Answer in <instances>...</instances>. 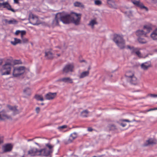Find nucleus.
Returning a JSON list of instances; mask_svg holds the SVG:
<instances>
[{"instance_id": "obj_1", "label": "nucleus", "mask_w": 157, "mask_h": 157, "mask_svg": "<svg viewBox=\"0 0 157 157\" xmlns=\"http://www.w3.org/2000/svg\"><path fill=\"white\" fill-rule=\"evenodd\" d=\"M65 14L66 20H67L68 21L66 24H69L70 22L76 25H79L80 24L82 15L81 13L72 12L70 14L65 13Z\"/></svg>"}, {"instance_id": "obj_2", "label": "nucleus", "mask_w": 157, "mask_h": 157, "mask_svg": "<svg viewBox=\"0 0 157 157\" xmlns=\"http://www.w3.org/2000/svg\"><path fill=\"white\" fill-rule=\"evenodd\" d=\"M21 61L20 59H14L13 61V63L11 62H6L3 66L1 70V75H6L10 74L11 67L14 65L21 64Z\"/></svg>"}, {"instance_id": "obj_3", "label": "nucleus", "mask_w": 157, "mask_h": 157, "mask_svg": "<svg viewBox=\"0 0 157 157\" xmlns=\"http://www.w3.org/2000/svg\"><path fill=\"white\" fill-rule=\"evenodd\" d=\"M60 21L66 24L68 22L67 20H66L65 13H59L56 14L55 18L48 26L52 28L58 26L59 25Z\"/></svg>"}, {"instance_id": "obj_4", "label": "nucleus", "mask_w": 157, "mask_h": 157, "mask_svg": "<svg viewBox=\"0 0 157 157\" xmlns=\"http://www.w3.org/2000/svg\"><path fill=\"white\" fill-rule=\"evenodd\" d=\"M46 146L48 147V149L45 148L40 150V155L47 156L49 155L52 153L53 146L49 144H46Z\"/></svg>"}, {"instance_id": "obj_5", "label": "nucleus", "mask_w": 157, "mask_h": 157, "mask_svg": "<svg viewBox=\"0 0 157 157\" xmlns=\"http://www.w3.org/2000/svg\"><path fill=\"white\" fill-rule=\"evenodd\" d=\"M113 40L120 49L125 48V41L121 36L118 35H114Z\"/></svg>"}, {"instance_id": "obj_6", "label": "nucleus", "mask_w": 157, "mask_h": 157, "mask_svg": "<svg viewBox=\"0 0 157 157\" xmlns=\"http://www.w3.org/2000/svg\"><path fill=\"white\" fill-rule=\"evenodd\" d=\"M151 30V28L149 26L144 25L143 29L138 30L136 32V35L139 37L142 36H146V34L149 33Z\"/></svg>"}, {"instance_id": "obj_7", "label": "nucleus", "mask_w": 157, "mask_h": 157, "mask_svg": "<svg viewBox=\"0 0 157 157\" xmlns=\"http://www.w3.org/2000/svg\"><path fill=\"white\" fill-rule=\"evenodd\" d=\"M25 68L23 66L14 67L13 71V75L14 77H17L23 74L25 71Z\"/></svg>"}, {"instance_id": "obj_8", "label": "nucleus", "mask_w": 157, "mask_h": 157, "mask_svg": "<svg viewBox=\"0 0 157 157\" xmlns=\"http://www.w3.org/2000/svg\"><path fill=\"white\" fill-rule=\"evenodd\" d=\"M29 19L30 23L33 25H37L40 23L38 17L31 13L29 14Z\"/></svg>"}, {"instance_id": "obj_9", "label": "nucleus", "mask_w": 157, "mask_h": 157, "mask_svg": "<svg viewBox=\"0 0 157 157\" xmlns=\"http://www.w3.org/2000/svg\"><path fill=\"white\" fill-rule=\"evenodd\" d=\"M45 56L47 58H57L60 55L59 54H55V52L52 51V49H50L45 52Z\"/></svg>"}, {"instance_id": "obj_10", "label": "nucleus", "mask_w": 157, "mask_h": 157, "mask_svg": "<svg viewBox=\"0 0 157 157\" xmlns=\"http://www.w3.org/2000/svg\"><path fill=\"white\" fill-rule=\"evenodd\" d=\"M2 6L3 8H6L8 10L13 12H15L16 11L11 8V6L8 2H4L3 0H0V8Z\"/></svg>"}, {"instance_id": "obj_11", "label": "nucleus", "mask_w": 157, "mask_h": 157, "mask_svg": "<svg viewBox=\"0 0 157 157\" xmlns=\"http://www.w3.org/2000/svg\"><path fill=\"white\" fill-rule=\"evenodd\" d=\"M74 65L73 63H68L66 64L63 69V73H67L73 71Z\"/></svg>"}, {"instance_id": "obj_12", "label": "nucleus", "mask_w": 157, "mask_h": 157, "mask_svg": "<svg viewBox=\"0 0 157 157\" xmlns=\"http://www.w3.org/2000/svg\"><path fill=\"white\" fill-rule=\"evenodd\" d=\"M127 47L128 48L130 49L132 53H135V54L138 56L139 58H145V57H143L142 56L140 52L138 50L137 48H135L133 47H131L129 45H128Z\"/></svg>"}, {"instance_id": "obj_13", "label": "nucleus", "mask_w": 157, "mask_h": 157, "mask_svg": "<svg viewBox=\"0 0 157 157\" xmlns=\"http://www.w3.org/2000/svg\"><path fill=\"white\" fill-rule=\"evenodd\" d=\"M40 150H38L36 148H33L28 151V154L31 156H35L40 155Z\"/></svg>"}, {"instance_id": "obj_14", "label": "nucleus", "mask_w": 157, "mask_h": 157, "mask_svg": "<svg viewBox=\"0 0 157 157\" xmlns=\"http://www.w3.org/2000/svg\"><path fill=\"white\" fill-rule=\"evenodd\" d=\"M10 119H11V116L7 115L5 111H2L0 112V120Z\"/></svg>"}, {"instance_id": "obj_15", "label": "nucleus", "mask_w": 157, "mask_h": 157, "mask_svg": "<svg viewBox=\"0 0 157 157\" xmlns=\"http://www.w3.org/2000/svg\"><path fill=\"white\" fill-rule=\"evenodd\" d=\"M132 2L135 5L139 7L141 9H145L146 10H147V8L144 6L143 4L140 2L139 1L136 0H131Z\"/></svg>"}, {"instance_id": "obj_16", "label": "nucleus", "mask_w": 157, "mask_h": 157, "mask_svg": "<svg viewBox=\"0 0 157 157\" xmlns=\"http://www.w3.org/2000/svg\"><path fill=\"white\" fill-rule=\"evenodd\" d=\"M56 93H52L49 92L45 95V99L48 100H51L53 99L56 96Z\"/></svg>"}, {"instance_id": "obj_17", "label": "nucleus", "mask_w": 157, "mask_h": 157, "mask_svg": "<svg viewBox=\"0 0 157 157\" xmlns=\"http://www.w3.org/2000/svg\"><path fill=\"white\" fill-rule=\"evenodd\" d=\"M59 81L65 83H72L73 82V79L69 77L63 78L59 80Z\"/></svg>"}, {"instance_id": "obj_18", "label": "nucleus", "mask_w": 157, "mask_h": 157, "mask_svg": "<svg viewBox=\"0 0 157 157\" xmlns=\"http://www.w3.org/2000/svg\"><path fill=\"white\" fill-rule=\"evenodd\" d=\"M157 141L155 139H149L147 140L146 142L144 144V146H147L148 145H153L156 143Z\"/></svg>"}, {"instance_id": "obj_19", "label": "nucleus", "mask_w": 157, "mask_h": 157, "mask_svg": "<svg viewBox=\"0 0 157 157\" xmlns=\"http://www.w3.org/2000/svg\"><path fill=\"white\" fill-rule=\"evenodd\" d=\"M77 137V134L75 132H74L71 134L70 136V138L68 140V143H71L72 141Z\"/></svg>"}, {"instance_id": "obj_20", "label": "nucleus", "mask_w": 157, "mask_h": 157, "mask_svg": "<svg viewBox=\"0 0 157 157\" xmlns=\"http://www.w3.org/2000/svg\"><path fill=\"white\" fill-rule=\"evenodd\" d=\"M128 80L132 84L136 85L137 83V78L135 75L129 78Z\"/></svg>"}, {"instance_id": "obj_21", "label": "nucleus", "mask_w": 157, "mask_h": 157, "mask_svg": "<svg viewBox=\"0 0 157 157\" xmlns=\"http://www.w3.org/2000/svg\"><path fill=\"white\" fill-rule=\"evenodd\" d=\"M74 6L76 7H78L82 8H84V5L81 2H75L73 3Z\"/></svg>"}, {"instance_id": "obj_22", "label": "nucleus", "mask_w": 157, "mask_h": 157, "mask_svg": "<svg viewBox=\"0 0 157 157\" xmlns=\"http://www.w3.org/2000/svg\"><path fill=\"white\" fill-rule=\"evenodd\" d=\"M151 67L150 63L147 62L142 63L141 65V68L144 70H147L149 67Z\"/></svg>"}, {"instance_id": "obj_23", "label": "nucleus", "mask_w": 157, "mask_h": 157, "mask_svg": "<svg viewBox=\"0 0 157 157\" xmlns=\"http://www.w3.org/2000/svg\"><path fill=\"white\" fill-rule=\"evenodd\" d=\"M4 151L7 152L10 151L12 148V147L11 144H7L5 145L4 147Z\"/></svg>"}, {"instance_id": "obj_24", "label": "nucleus", "mask_w": 157, "mask_h": 157, "mask_svg": "<svg viewBox=\"0 0 157 157\" xmlns=\"http://www.w3.org/2000/svg\"><path fill=\"white\" fill-rule=\"evenodd\" d=\"M151 36L153 40H157V29L152 32L151 35Z\"/></svg>"}, {"instance_id": "obj_25", "label": "nucleus", "mask_w": 157, "mask_h": 157, "mask_svg": "<svg viewBox=\"0 0 157 157\" xmlns=\"http://www.w3.org/2000/svg\"><path fill=\"white\" fill-rule=\"evenodd\" d=\"M134 75V73L132 71H127L125 74V76L127 78V79L132 77Z\"/></svg>"}, {"instance_id": "obj_26", "label": "nucleus", "mask_w": 157, "mask_h": 157, "mask_svg": "<svg viewBox=\"0 0 157 157\" xmlns=\"http://www.w3.org/2000/svg\"><path fill=\"white\" fill-rule=\"evenodd\" d=\"M8 107L11 110L13 111L14 114H18L19 113L18 110L17 109L15 106H12L10 105H8Z\"/></svg>"}, {"instance_id": "obj_27", "label": "nucleus", "mask_w": 157, "mask_h": 157, "mask_svg": "<svg viewBox=\"0 0 157 157\" xmlns=\"http://www.w3.org/2000/svg\"><path fill=\"white\" fill-rule=\"evenodd\" d=\"M11 43L12 44L14 45H15L19 43L21 44L22 43L21 40L18 39H17V38H14V41H11Z\"/></svg>"}, {"instance_id": "obj_28", "label": "nucleus", "mask_w": 157, "mask_h": 157, "mask_svg": "<svg viewBox=\"0 0 157 157\" xmlns=\"http://www.w3.org/2000/svg\"><path fill=\"white\" fill-rule=\"evenodd\" d=\"M89 71H86L82 72L80 75L79 77L80 78H82L89 75Z\"/></svg>"}, {"instance_id": "obj_29", "label": "nucleus", "mask_w": 157, "mask_h": 157, "mask_svg": "<svg viewBox=\"0 0 157 157\" xmlns=\"http://www.w3.org/2000/svg\"><path fill=\"white\" fill-rule=\"evenodd\" d=\"M97 22L95 19H93L91 20L89 23L88 24V25L91 26L92 28H94V25L97 24Z\"/></svg>"}, {"instance_id": "obj_30", "label": "nucleus", "mask_w": 157, "mask_h": 157, "mask_svg": "<svg viewBox=\"0 0 157 157\" xmlns=\"http://www.w3.org/2000/svg\"><path fill=\"white\" fill-rule=\"evenodd\" d=\"M35 98L37 101H44V98L41 95L36 94L35 95Z\"/></svg>"}, {"instance_id": "obj_31", "label": "nucleus", "mask_w": 157, "mask_h": 157, "mask_svg": "<svg viewBox=\"0 0 157 157\" xmlns=\"http://www.w3.org/2000/svg\"><path fill=\"white\" fill-rule=\"evenodd\" d=\"M120 121L122 122L120 124V125L122 126L123 127H125L126 124V123H124V122L126 121L128 122H130L131 121L127 119H122L120 120Z\"/></svg>"}, {"instance_id": "obj_32", "label": "nucleus", "mask_w": 157, "mask_h": 157, "mask_svg": "<svg viewBox=\"0 0 157 157\" xmlns=\"http://www.w3.org/2000/svg\"><path fill=\"white\" fill-rule=\"evenodd\" d=\"M24 94L27 95H30L31 94V90L29 88H27L23 90Z\"/></svg>"}, {"instance_id": "obj_33", "label": "nucleus", "mask_w": 157, "mask_h": 157, "mask_svg": "<svg viewBox=\"0 0 157 157\" xmlns=\"http://www.w3.org/2000/svg\"><path fill=\"white\" fill-rule=\"evenodd\" d=\"M88 113V112L87 110H84L82 112L81 114V116L84 117H87Z\"/></svg>"}, {"instance_id": "obj_34", "label": "nucleus", "mask_w": 157, "mask_h": 157, "mask_svg": "<svg viewBox=\"0 0 157 157\" xmlns=\"http://www.w3.org/2000/svg\"><path fill=\"white\" fill-rule=\"evenodd\" d=\"M139 42L142 44H145L147 42V41L144 38L140 37L138 39Z\"/></svg>"}, {"instance_id": "obj_35", "label": "nucleus", "mask_w": 157, "mask_h": 157, "mask_svg": "<svg viewBox=\"0 0 157 157\" xmlns=\"http://www.w3.org/2000/svg\"><path fill=\"white\" fill-rule=\"evenodd\" d=\"M18 23V21L15 19H13L9 20V24H16Z\"/></svg>"}, {"instance_id": "obj_36", "label": "nucleus", "mask_w": 157, "mask_h": 157, "mask_svg": "<svg viewBox=\"0 0 157 157\" xmlns=\"http://www.w3.org/2000/svg\"><path fill=\"white\" fill-rule=\"evenodd\" d=\"M55 48H56V49L53 51H54V52H55V51L57 52H63L61 48L59 46H56L55 47Z\"/></svg>"}, {"instance_id": "obj_37", "label": "nucleus", "mask_w": 157, "mask_h": 157, "mask_svg": "<svg viewBox=\"0 0 157 157\" xmlns=\"http://www.w3.org/2000/svg\"><path fill=\"white\" fill-rule=\"evenodd\" d=\"M67 128V126L66 125H64L62 126H59L57 128V129L59 131H61L64 128Z\"/></svg>"}, {"instance_id": "obj_38", "label": "nucleus", "mask_w": 157, "mask_h": 157, "mask_svg": "<svg viewBox=\"0 0 157 157\" xmlns=\"http://www.w3.org/2000/svg\"><path fill=\"white\" fill-rule=\"evenodd\" d=\"M21 38V42L23 43H26L28 42V39L26 38Z\"/></svg>"}, {"instance_id": "obj_39", "label": "nucleus", "mask_w": 157, "mask_h": 157, "mask_svg": "<svg viewBox=\"0 0 157 157\" xmlns=\"http://www.w3.org/2000/svg\"><path fill=\"white\" fill-rule=\"evenodd\" d=\"M94 4L97 5H100L101 4L102 2L100 0H95Z\"/></svg>"}, {"instance_id": "obj_40", "label": "nucleus", "mask_w": 157, "mask_h": 157, "mask_svg": "<svg viewBox=\"0 0 157 157\" xmlns=\"http://www.w3.org/2000/svg\"><path fill=\"white\" fill-rule=\"evenodd\" d=\"M20 33H21V38H22V37H23V36L25 35L26 32L25 30H22L21 31Z\"/></svg>"}, {"instance_id": "obj_41", "label": "nucleus", "mask_w": 157, "mask_h": 157, "mask_svg": "<svg viewBox=\"0 0 157 157\" xmlns=\"http://www.w3.org/2000/svg\"><path fill=\"white\" fill-rule=\"evenodd\" d=\"M3 22H5L6 24H9V21L6 19H4L3 20Z\"/></svg>"}, {"instance_id": "obj_42", "label": "nucleus", "mask_w": 157, "mask_h": 157, "mask_svg": "<svg viewBox=\"0 0 157 157\" xmlns=\"http://www.w3.org/2000/svg\"><path fill=\"white\" fill-rule=\"evenodd\" d=\"M36 111L37 113H38L40 111V108L39 107H36Z\"/></svg>"}, {"instance_id": "obj_43", "label": "nucleus", "mask_w": 157, "mask_h": 157, "mask_svg": "<svg viewBox=\"0 0 157 157\" xmlns=\"http://www.w3.org/2000/svg\"><path fill=\"white\" fill-rule=\"evenodd\" d=\"M110 128L112 130L115 129L116 127L114 125H111L110 127Z\"/></svg>"}, {"instance_id": "obj_44", "label": "nucleus", "mask_w": 157, "mask_h": 157, "mask_svg": "<svg viewBox=\"0 0 157 157\" xmlns=\"http://www.w3.org/2000/svg\"><path fill=\"white\" fill-rule=\"evenodd\" d=\"M107 3L108 4H110V2H113V0H107Z\"/></svg>"}, {"instance_id": "obj_45", "label": "nucleus", "mask_w": 157, "mask_h": 157, "mask_svg": "<svg viewBox=\"0 0 157 157\" xmlns=\"http://www.w3.org/2000/svg\"><path fill=\"white\" fill-rule=\"evenodd\" d=\"M149 95L151 97H153V98L156 97V94H149Z\"/></svg>"}, {"instance_id": "obj_46", "label": "nucleus", "mask_w": 157, "mask_h": 157, "mask_svg": "<svg viewBox=\"0 0 157 157\" xmlns=\"http://www.w3.org/2000/svg\"><path fill=\"white\" fill-rule=\"evenodd\" d=\"M20 32H21V31H20V30H17L15 32V34L16 35H18L19 33H20Z\"/></svg>"}, {"instance_id": "obj_47", "label": "nucleus", "mask_w": 157, "mask_h": 157, "mask_svg": "<svg viewBox=\"0 0 157 157\" xmlns=\"http://www.w3.org/2000/svg\"><path fill=\"white\" fill-rule=\"evenodd\" d=\"M88 131L89 132H91L93 131V129L91 127H89L88 128Z\"/></svg>"}, {"instance_id": "obj_48", "label": "nucleus", "mask_w": 157, "mask_h": 157, "mask_svg": "<svg viewBox=\"0 0 157 157\" xmlns=\"http://www.w3.org/2000/svg\"><path fill=\"white\" fill-rule=\"evenodd\" d=\"M14 2L15 3H19V0H14Z\"/></svg>"}, {"instance_id": "obj_49", "label": "nucleus", "mask_w": 157, "mask_h": 157, "mask_svg": "<svg viewBox=\"0 0 157 157\" xmlns=\"http://www.w3.org/2000/svg\"><path fill=\"white\" fill-rule=\"evenodd\" d=\"M3 143V140L0 137V144Z\"/></svg>"}, {"instance_id": "obj_50", "label": "nucleus", "mask_w": 157, "mask_h": 157, "mask_svg": "<svg viewBox=\"0 0 157 157\" xmlns=\"http://www.w3.org/2000/svg\"><path fill=\"white\" fill-rule=\"evenodd\" d=\"M2 59H0V65L2 64Z\"/></svg>"}, {"instance_id": "obj_51", "label": "nucleus", "mask_w": 157, "mask_h": 157, "mask_svg": "<svg viewBox=\"0 0 157 157\" xmlns=\"http://www.w3.org/2000/svg\"><path fill=\"white\" fill-rule=\"evenodd\" d=\"M33 139H29L28 140V141H32L33 140Z\"/></svg>"}, {"instance_id": "obj_52", "label": "nucleus", "mask_w": 157, "mask_h": 157, "mask_svg": "<svg viewBox=\"0 0 157 157\" xmlns=\"http://www.w3.org/2000/svg\"><path fill=\"white\" fill-rule=\"evenodd\" d=\"M155 109H157V108H156V109H150V110H155Z\"/></svg>"}, {"instance_id": "obj_53", "label": "nucleus", "mask_w": 157, "mask_h": 157, "mask_svg": "<svg viewBox=\"0 0 157 157\" xmlns=\"http://www.w3.org/2000/svg\"><path fill=\"white\" fill-rule=\"evenodd\" d=\"M84 61H85V60H82L80 61V62H84Z\"/></svg>"}, {"instance_id": "obj_54", "label": "nucleus", "mask_w": 157, "mask_h": 157, "mask_svg": "<svg viewBox=\"0 0 157 157\" xmlns=\"http://www.w3.org/2000/svg\"><path fill=\"white\" fill-rule=\"evenodd\" d=\"M129 13H130L131 15H130V16H132V13H131V11H129Z\"/></svg>"}, {"instance_id": "obj_55", "label": "nucleus", "mask_w": 157, "mask_h": 157, "mask_svg": "<svg viewBox=\"0 0 157 157\" xmlns=\"http://www.w3.org/2000/svg\"><path fill=\"white\" fill-rule=\"evenodd\" d=\"M41 105H44V103H41Z\"/></svg>"}, {"instance_id": "obj_56", "label": "nucleus", "mask_w": 157, "mask_h": 157, "mask_svg": "<svg viewBox=\"0 0 157 157\" xmlns=\"http://www.w3.org/2000/svg\"><path fill=\"white\" fill-rule=\"evenodd\" d=\"M90 69V67L88 68V71H89V70Z\"/></svg>"}, {"instance_id": "obj_57", "label": "nucleus", "mask_w": 157, "mask_h": 157, "mask_svg": "<svg viewBox=\"0 0 157 157\" xmlns=\"http://www.w3.org/2000/svg\"><path fill=\"white\" fill-rule=\"evenodd\" d=\"M156 97H157V94H156Z\"/></svg>"}, {"instance_id": "obj_58", "label": "nucleus", "mask_w": 157, "mask_h": 157, "mask_svg": "<svg viewBox=\"0 0 157 157\" xmlns=\"http://www.w3.org/2000/svg\"><path fill=\"white\" fill-rule=\"evenodd\" d=\"M96 157V156H94V157Z\"/></svg>"}]
</instances>
